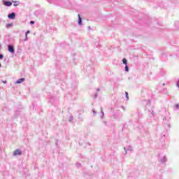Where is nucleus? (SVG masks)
<instances>
[{
  "mask_svg": "<svg viewBox=\"0 0 179 179\" xmlns=\"http://www.w3.org/2000/svg\"><path fill=\"white\" fill-rule=\"evenodd\" d=\"M20 155H22V152L19 149L15 150L13 152V156H19Z\"/></svg>",
  "mask_w": 179,
  "mask_h": 179,
  "instance_id": "nucleus-1",
  "label": "nucleus"
},
{
  "mask_svg": "<svg viewBox=\"0 0 179 179\" xmlns=\"http://www.w3.org/2000/svg\"><path fill=\"white\" fill-rule=\"evenodd\" d=\"M8 48L9 52H11V54H13V52H15V49L13 48V46L9 45L8 46Z\"/></svg>",
  "mask_w": 179,
  "mask_h": 179,
  "instance_id": "nucleus-2",
  "label": "nucleus"
},
{
  "mask_svg": "<svg viewBox=\"0 0 179 179\" xmlns=\"http://www.w3.org/2000/svg\"><path fill=\"white\" fill-rule=\"evenodd\" d=\"M15 16H16V14H15V13H12L11 14L8 15V17L9 19H15Z\"/></svg>",
  "mask_w": 179,
  "mask_h": 179,
  "instance_id": "nucleus-3",
  "label": "nucleus"
},
{
  "mask_svg": "<svg viewBox=\"0 0 179 179\" xmlns=\"http://www.w3.org/2000/svg\"><path fill=\"white\" fill-rule=\"evenodd\" d=\"M5 6H12V2L10 1H5L4 2Z\"/></svg>",
  "mask_w": 179,
  "mask_h": 179,
  "instance_id": "nucleus-4",
  "label": "nucleus"
},
{
  "mask_svg": "<svg viewBox=\"0 0 179 179\" xmlns=\"http://www.w3.org/2000/svg\"><path fill=\"white\" fill-rule=\"evenodd\" d=\"M22 82H24V78H20L18 80L16 81L15 83L19 84V83H22Z\"/></svg>",
  "mask_w": 179,
  "mask_h": 179,
  "instance_id": "nucleus-5",
  "label": "nucleus"
},
{
  "mask_svg": "<svg viewBox=\"0 0 179 179\" xmlns=\"http://www.w3.org/2000/svg\"><path fill=\"white\" fill-rule=\"evenodd\" d=\"M78 24H82V17H80V15L78 14Z\"/></svg>",
  "mask_w": 179,
  "mask_h": 179,
  "instance_id": "nucleus-6",
  "label": "nucleus"
},
{
  "mask_svg": "<svg viewBox=\"0 0 179 179\" xmlns=\"http://www.w3.org/2000/svg\"><path fill=\"white\" fill-rule=\"evenodd\" d=\"M29 33H30V31H27L25 34V41H27L28 40V38H27V34H29Z\"/></svg>",
  "mask_w": 179,
  "mask_h": 179,
  "instance_id": "nucleus-7",
  "label": "nucleus"
},
{
  "mask_svg": "<svg viewBox=\"0 0 179 179\" xmlns=\"http://www.w3.org/2000/svg\"><path fill=\"white\" fill-rule=\"evenodd\" d=\"M12 26H13V24H7L6 28L9 29V27H12Z\"/></svg>",
  "mask_w": 179,
  "mask_h": 179,
  "instance_id": "nucleus-8",
  "label": "nucleus"
},
{
  "mask_svg": "<svg viewBox=\"0 0 179 179\" xmlns=\"http://www.w3.org/2000/svg\"><path fill=\"white\" fill-rule=\"evenodd\" d=\"M122 62L124 64V65H127V59H123Z\"/></svg>",
  "mask_w": 179,
  "mask_h": 179,
  "instance_id": "nucleus-9",
  "label": "nucleus"
},
{
  "mask_svg": "<svg viewBox=\"0 0 179 179\" xmlns=\"http://www.w3.org/2000/svg\"><path fill=\"white\" fill-rule=\"evenodd\" d=\"M125 94H126V98L127 100H129V96H128V92H125Z\"/></svg>",
  "mask_w": 179,
  "mask_h": 179,
  "instance_id": "nucleus-10",
  "label": "nucleus"
},
{
  "mask_svg": "<svg viewBox=\"0 0 179 179\" xmlns=\"http://www.w3.org/2000/svg\"><path fill=\"white\" fill-rule=\"evenodd\" d=\"M125 71H126V72H128V71H129V69L128 68V66H125Z\"/></svg>",
  "mask_w": 179,
  "mask_h": 179,
  "instance_id": "nucleus-11",
  "label": "nucleus"
},
{
  "mask_svg": "<svg viewBox=\"0 0 179 179\" xmlns=\"http://www.w3.org/2000/svg\"><path fill=\"white\" fill-rule=\"evenodd\" d=\"M19 3H17V2H15L13 4V6H18Z\"/></svg>",
  "mask_w": 179,
  "mask_h": 179,
  "instance_id": "nucleus-12",
  "label": "nucleus"
},
{
  "mask_svg": "<svg viewBox=\"0 0 179 179\" xmlns=\"http://www.w3.org/2000/svg\"><path fill=\"white\" fill-rule=\"evenodd\" d=\"M2 58H3V55L0 54V59H2Z\"/></svg>",
  "mask_w": 179,
  "mask_h": 179,
  "instance_id": "nucleus-13",
  "label": "nucleus"
},
{
  "mask_svg": "<svg viewBox=\"0 0 179 179\" xmlns=\"http://www.w3.org/2000/svg\"><path fill=\"white\" fill-rule=\"evenodd\" d=\"M30 24H34V21H31Z\"/></svg>",
  "mask_w": 179,
  "mask_h": 179,
  "instance_id": "nucleus-14",
  "label": "nucleus"
},
{
  "mask_svg": "<svg viewBox=\"0 0 179 179\" xmlns=\"http://www.w3.org/2000/svg\"><path fill=\"white\" fill-rule=\"evenodd\" d=\"M176 108H179V105H178V104H176Z\"/></svg>",
  "mask_w": 179,
  "mask_h": 179,
  "instance_id": "nucleus-15",
  "label": "nucleus"
},
{
  "mask_svg": "<svg viewBox=\"0 0 179 179\" xmlns=\"http://www.w3.org/2000/svg\"><path fill=\"white\" fill-rule=\"evenodd\" d=\"M3 83H6V80H5V81H3Z\"/></svg>",
  "mask_w": 179,
  "mask_h": 179,
  "instance_id": "nucleus-16",
  "label": "nucleus"
},
{
  "mask_svg": "<svg viewBox=\"0 0 179 179\" xmlns=\"http://www.w3.org/2000/svg\"><path fill=\"white\" fill-rule=\"evenodd\" d=\"M0 68H1V64H0Z\"/></svg>",
  "mask_w": 179,
  "mask_h": 179,
  "instance_id": "nucleus-17",
  "label": "nucleus"
}]
</instances>
